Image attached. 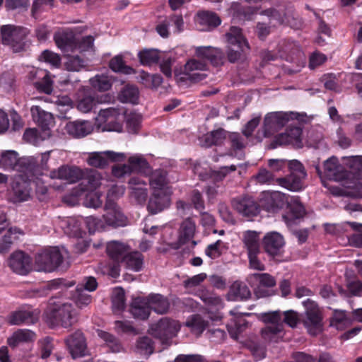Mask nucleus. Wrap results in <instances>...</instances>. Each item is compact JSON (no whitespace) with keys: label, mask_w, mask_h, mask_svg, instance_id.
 Returning a JSON list of instances; mask_svg holds the SVG:
<instances>
[{"label":"nucleus","mask_w":362,"mask_h":362,"mask_svg":"<svg viewBox=\"0 0 362 362\" xmlns=\"http://www.w3.org/2000/svg\"><path fill=\"white\" fill-rule=\"evenodd\" d=\"M100 175L95 173L88 175L86 178L82 180L81 183L73 189L71 194L74 197H81L86 193L83 200V205L90 208H98L102 206L101 194L97 192H93L100 185Z\"/></svg>","instance_id":"obj_1"},{"label":"nucleus","mask_w":362,"mask_h":362,"mask_svg":"<svg viewBox=\"0 0 362 362\" xmlns=\"http://www.w3.org/2000/svg\"><path fill=\"white\" fill-rule=\"evenodd\" d=\"M69 257V252L64 247H50L41 250L36 255L35 264L40 271L51 272Z\"/></svg>","instance_id":"obj_2"},{"label":"nucleus","mask_w":362,"mask_h":362,"mask_svg":"<svg viewBox=\"0 0 362 362\" xmlns=\"http://www.w3.org/2000/svg\"><path fill=\"white\" fill-rule=\"evenodd\" d=\"M50 304L53 308L47 313V320L50 325L67 328L76 321V313L71 303H57L52 298Z\"/></svg>","instance_id":"obj_3"},{"label":"nucleus","mask_w":362,"mask_h":362,"mask_svg":"<svg viewBox=\"0 0 362 362\" xmlns=\"http://www.w3.org/2000/svg\"><path fill=\"white\" fill-rule=\"evenodd\" d=\"M305 308V313L302 319L303 324L308 332L313 336L322 332L323 317L318 304L311 300L307 299L303 302Z\"/></svg>","instance_id":"obj_4"},{"label":"nucleus","mask_w":362,"mask_h":362,"mask_svg":"<svg viewBox=\"0 0 362 362\" xmlns=\"http://www.w3.org/2000/svg\"><path fill=\"white\" fill-rule=\"evenodd\" d=\"M0 165L6 169H11L23 173L27 177L34 174L35 164L31 158L18 157L14 151H3L0 158Z\"/></svg>","instance_id":"obj_5"},{"label":"nucleus","mask_w":362,"mask_h":362,"mask_svg":"<svg viewBox=\"0 0 362 362\" xmlns=\"http://www.w3.org/2000/svg\"><path fill=\"white\" fill-rule=\"evenodd\" d=\"M290 175L285 177L277 178L276 183L293 192H298L303 188V180L307 177L303 165L298 160H291L288 162Z\"/></svg>","instance_id":"obj_6"},{"label":"nucleus","mask_w":362,"mask_h":362,"mask_svg":"<svg viewBox=\"0 0 362 362\" xmlns=\"http://www.w3.org/2000/svg\"><path fill=\"white\" fill-rule=\"evenodd\" d=\"M1 41L4 45H9L15 52H19L25 48V40L28 35L26 28L13 25H4L1 27Z\"/></svg>","instance_id":"obj_7"},{"label":"nucleus","mask_w":362,"mask_h":362,"mask_svg":"<svg viewBox=\"0 0 362 362\" xmlns=\"http://www.w3.org/2000/svg\"><path fill=\"white\" fill-rule=\"evenodd\" d=\"M261 320L267 325L261 330V335L265 341L275 340L276 336L284 331L282 314L279 310L261 314Z\"/></svg>","instance_id":"obj_8"},{"label":"nucleus","mask_w":362,"mask_h":362,"mask_svg":"<svg viewBox=\"0 0 362 362\" xmlns=\"http://www.w3.org/2000/svg\"><path fill=\"white\" fill-rule=\"evenodd\" d=\"M298 113L274 112L267 113L264 119L263 133L269 137L284 127L291 119H297Z\"/></svg>","instance_id":"obj_9"},{"label":"nucleus","mask_w":362,"mask_h":362,"mask_svg":"<svg viewBox=\"0 0 362 362\" xmlns=\"http://www.w3.org/2000/svg\"><path fill=\"white\" fill-rule=\"evenodd\" d=\"M98 127L102 132H117L122 130L121 115L119 110L110 107L101 110L96 118Z\"/></svg>","instance_id":"obj_10"},{"label":"nucleus","mask_w":362,"mask_h":362,"mask_svg":"<svg viewBox=\"0 0 362 362\" xmlns=\"http://www.w3.org/2000/svg\"><path fill=\"white\" fill-rule=\"evenodd\" d=\"M302 133L303 128L299 123H291L286 128L285 132L274 137L271 143V146L272 148H275L278 146L291 144L298 148H302Z\"/></svg>","instance_id":"obj_11"},{"label":"nucleus","mask_w":362,"mask_h":362,"mask_svg":"<svg viewBox=\"0 0 362 362\" xmlns=\"http://www.w3.org/2000/svg\"><path fill=\"white\" fill-rule=\"evenodd\" d=\"M180 329L179 322L167 317L160 319L151 327V334L163 344H167L175 337Z\"/></svg>","instance_id":"obj_12"},{"label":"nucleus","mask_w":362,"mask_h":362,"mask_svg":"<svg viewBox=\"0 0 362 362\" xmlns=\"http://www.w3.org/2000/svg\"><path fill=\"white\" fill-rule=\"evenodd\" d=\"M207 69V64L202 60L192 59L185 65L180 81L198 83L204 80L207 75L202 71Z\"/></svg>","instance_id":"obj_13"},{"label":"nucleus","mask_w":362,"mask_h":362,"mask_svg":"<svg viewBox=\"0 0 362 362\" xmlns=\"http://www.w3.org/2000/svg\"><path fill=\"white\" fill-rule=\"evenodd\" d=\"M260 14L267 16L271 20L276 21L279 24L286 23L296 29L299 28L302 25L301 21L295 18L291 6L286 9L269 8L261 11Z\"/></svg>","instance_id":"obj_14"},{"label":"nucleus","mask_w":362,"mask_h":362,"mask_svg":"<svg viewBox=\"0 0 362 362\" xmlns=\"http://www.w3.org/2000/svg\"><path fill=\"white\" fill-rule=\"evenodd\" d=\"M125 154L112 151L92 152L88 154L87 163L89 165L97 168H105L112 162L122 161Z\"/></svg>","instance_id":"obj_15"},{"label":"nucleus","mask_w":362,"mask_h":362,"mask_svg":"<svg viewBox=\"0 0 362 362\" xmlns=\"http://www.w3.org/2000/svg\"><path fill=\"white\" fill-rule=\"evenodd\" d=\"M171 191H153L147 204V210L151 214H158L170 205Z\"/></svg>","instance_id":"obj_16"},{"label":"nucleus","mask_w":362,"mask_h":362,"mask_svg":"<svg viewBox=\"0 0 362 362\" xmlns=\"http://www.w3.org/2000/svg\"><path fill=\"white\" fill-rule=\"evenodd\" d=\"M105 214L103 217L108 226L117 228L127 225V219L126 216L121 212L115 202H106L105 204Z\"/></svg>","instance_id":"obj_17"},{"label":"nucleus","mask_w":362,"mask_h":362,"mask_svg":"<svg viewBox=\"0 0 362 362\" xmlns=\"http://www.w3.org/2000/svg\"><path fill=\"white\" fill-rule=\"evenodd\" d=\"M233 207L242 216L252 217L259 212V206L255 200L250 197H237L232 201Z\"/></svg>","instance_id":"obj_18"},{"label":"nucleus","mask_w":362,"mask_h":362,"mask_svg":"<svg viewBox=\"0 0 362 362\" xmlns=\"http://www.w3.org/2000/svg\"><path fill=\"white\" fill-rule=\"evenodd\" d=\"M65 342L68 346L71 356L74 358L84 356L87 352L86 344L83 334L80 331H76L69 335Z\"/></svg>","instance_id":"obj_19"},{"label":"nucleus","mask_w":362,"mask_h":362,"mask_svg":"<svg viewBox=\"0 0 362 362\" xmlns=\"http://www.w3.org/2000/svg\"><path fill=\"white\" fill-rule=\"evenodd\" d=\"M8 265L15 273L25 275L31 269V259L25 252L17 251L11 255Z\"/></svg>","instance_id":"obj_20"},{"label":"nucleus","mask_w":362,"mask_h":362,"mask_svg":"<svg viewBox=\"0 0 362 362\" xmlns=\"http://www.w3.org/2000/svg\"><path fill=\"white\" fill-rule=\"evenodd\" d=\"M195 54L202 60L209 61L215 66L223 64L224 54L221 49L217 47L211 46L197 47L195 49Z\"/></svg>","instance_id":"obj_21"},{"label":"nucleus","mask_w":362,"mask_h":362,"mask_svg":"<svg viewBox=\"0 0 362 362\" xmlns=\"http://www.w3.org/2000/svg\"><path fill=\"white\" fill-rule=\"evenodd\" d=\"M262 243L265 252L272 257L278 255L285 244L284 237L275 231L267 233L264 235Z\"/></svg>","instance_id":"obj_22"},{"label":"nucleus","mask_w":362,"mask_h":362,"mask_svg":"<svg viewBox=\"0 0 362 362\" xmlns=\"http://www.w3.org/2000/svg\"><path fill=\"white\" fill-rule=\"evenodd\" d=\"M83 176V171L77 167H69L62 165L57 170L50 172V177L52 179L64 180L69 183L76 182L82 179Z\"/></svg>","instance_id":"obj_23"},{"label":"nucleus","mask_w":362,"mask_h":362,"mask_svg":"<svg viewBox=\"0 0 362 362\" xmlns=\"http://www.w3.org/2000/svg\"><path fill=\"white\" fill-rule=\"evenodd\" d=\"M64 129L69 135L74 138H82L93 131V125L90 121L78 119L67 122Z\"/></svg>","instance_id":"obj_24"},{"label":"nucleus","mask_w":362,"mask_h":362,"mask_svg":"<svg viewBox=\"0 0 362 362\" xmlns=\"http://www.w3.org/2000/svg\"><path fill=\"white\" fill-rule=\"evenodd\" d=\"M38 320V313L35 310H18L12 312L7 318L8 324L11 325H21L23 324H34Z\"/></svg>","instance_id":"obj_25"},{"label":"nucleus","mask_w":362,"mask_h":362,"mask_svg":"<svg viewBox=\"0 0 362 362\" xmlns=\"http://www.w3.org/2000/svg\"><path fill=\"white\" fill-rule=\"evenodd\" d=\"M325 175L329 179L341 181L348 177L344 168L339 163L336 157H331L324 162Z\"/></svg>","instance_id":"obj_26"},{"label":"nucleus","mask_w":362,"mask_h":362,"mask_svg":"<svg viewBox=\"0 0 362 362\" xmlns=\"http://www.w3.org/2000/svg\"><path fill=\"white\" fill-rule=\"evenodd\" d=\"M263 202L264 207L269 212H275L288 204L287 196L278 191L266 196Z\"/></svg>","instance_id":"obj_27"},{"label":"nucleus","mask_w":362,"mask_h":362,"mask_svg":"<svg viewBox=\"0 0 362 362\" xmlns=\"http://www.w3.org/2000/svg\"><path fill=\"white\" fill-rule=\"evenodd\" d=\"M288 211L283 218L288 226L297 224L305 215L304 206L297 199L287 204Z\"/></svg>","instance_id":"obj_28"},{"label":"nucleus","mask_w":362,"mask_h":362,"mask_svg":"<svg viewBox=\"0 0 362 362\" xmlns=\"http://www.w3.org/2000/svg\"><path fill=\"white\" fill-rule=\"evenodd\" d=\"M251 292L247 286L240 281H234L226 294L228 300H245L250 298Z\"/></svg>","instance_id":"obj_29"},{"label":"nucleus","mask_w":362,"mask_h":362,"mask_svg":"<svg viewBox=\"0 0 362 362\" xmlns=\"http://www.w3.org/2000/svg\"><path fill=\"white\" fill-rule=\"evenodd\" d=\"M57 47L64 52L76 50V38L72 32H63L54 35Z\"/></svg>","instance_id":"obj_30"},{"label":"nucleus","mask_w":362,"mask_h":362,"mask_svg":"<svg viewBox=\"0 0 362 362\" xmlns=\"http://www.w3.org/2000/svg\"><path fill=\"white\" fill-rule=\"evenodd\" d=\"M150 310L148 298L138 297L134 298L131 304L130 312L135 318L147 319L150 315Z\"/></svg>","instance_id":"obj_31"},{"label":"nucleus","mask_w":362,"mask_h":362,"mask_svg":"<svg viewBox=\"0 0 362 362\" xmlns=\"http://www.w3.org/2000/svg\"><path fill=\"white\" fill-rule=\"evenodd\" d=\"M33 119L45 131L49 129V127L54 124V117L52 114L42 110L40 106H33L30 109Z\"/></svg>","instance_id":"obj_32"},{"label":"nucleus","mask_w":362,"mask_h":362,"mask_svg":"<svg viewBox=\"0 0 362 362\" xmlns=\"http://www.w3.org/2000/svg\"><path fill=\"white\" fill-rule=\"evenodd\" d=\"M250 49L249 43H245L243 45L226 46L228 60L230 63L243 62L247 58Z\"/></svg>","instance_id":"obj_33"},{"label":"nucleus","mask_w":362,"mask_h":362,"mask_svg":"<svg viewBox=\"0 0 362 362\" xmlns=\"http://www.w3.org/2000/svg\"><path fill=\"white\" fill-rule=\"evenodd\" d=\"M106 251L110 257L115 262H122L123 258L127 255L129 247L123 243L113 240L107 244Z\"/></svg>","instance_id":"obj_34"},{"label":"nucleus","mask_w":362,"mask_h":362,"mask_svg":"<svg viewBox=\"0 0 362 362\" xmlns=\"http://www.w3.org/2000/svg\"><path fill=\"white\" fill-rule=\"evenodd\" d=\"M150 186L154 191H170V188L167 187V173L163 170H156L153 171L149 176Z\"/></svg>","instance_id":"obj_35"},{"label":"nucleus","mask_w":362,"mask_h":362,"mask_svg":"<svg viewBox=\"0 0 362 362\" xmlns=\"http://www.w3.org/2000/svg\"><path fill=\"white\" fill-rule=\"evenodd\" d=\"M196 225L194 221L187 218L185 219L180 227L178 242L180 245H184L190 241L195 233Z\"/></svg>","instance_id":"obj_36"},{"label":"nucleus","mask_w":362,"mask_h":362,"mask_svg":"<svg viewBox=\"0 0 362 362\" xmlns=\"http://www.w3.org/2000/svg\"><path fill=\"white\" fill-rule=\"evenodd\" d=\"M224 36L226 46L243 45L248 43L242 33V29L237 26H231Z\"/></svg>","instance_id":"obj_37"},{"label":"nucleus","mask_w":362,"mask_h":362,"mask_svg":"<svg viewBox=\"0 0 362 362\" xmlns=\"http://www.w3.org/2000/svg\"><path fill=\"white\" fill-rule=\"evenodd\" d=\"M252 277L258 281L259 286L255 291L258 298L267 296L268 291H262L260 286L271 288L276 285V280L274 277L267 273H256L252 274Z\"/></svg>","instance_id":"obj_38"},{"label":"nucleus","mask_w":362,"mask_h":362,"mask_svg":"<svg viewBox=\"0 0 362 362\" xmlns=\"http://www.w3.org/2000/svg\"><path fill=\"white\" fill-rule=\"evenodd\" d=\"M150 309L158 314H164L169 309L170 303L166 298L160 294H151L148 296Z\"/></svg>","instance_id":"obj_39"},{"label":"nucleus","mask_w":362,"mask_h":362,"mask_svg":"<svg viewBox=\"0 0 362 362\" xmlns=\"http://www.w3.org/2000/svg\"><path fill=\"white\" fill-rule=\"evenodd\" d=\"M23 234V233L20 228H10L0 240V253L7 252L13 241L18 240Z\"/></svg>","instance_id":"obj_40"},{"label":"nucleus","mask_w":362,"mask_h":362,"mask_svg":"<svg viewBox=\"0 0 362 362\" xmlns=\"http://www.w3.org/2000/svg\"><path fill=\"white\" fill-rule=\"evenodd\" d=\"M125 267L134 272H139L144 266V256L139 252H129L122 262Z\"/></svg>","instance_id":"obj_41"},{"label":"nucleus","mask_w":362,"mask_h":362,"mask_svg":"<svg viewBox=\"0 0 362 362\" xmlns=\"http://www.w3.org/2000/svg\"><path fill=\"white\" fill-rule=\"evenodd\" d=\"M259 233L254 230H247L243 233V241L247 248V254L260 252Z\"/></svg>","instance_id":"obj_42"},{"label":"nucleus","mask_w":362,"mask_h":362,"mask_svg":"<svg viewBox=\"0 0 362 362\" xmlns=\"http://www.w3.org/2000/svg\"><path fill=\"white\" fill-rule=\"evenodd\" d=\"M128 164L132 172L147 174L150 172V166L147 160L141 155H135L129 158Z\"/></svg>","instance_id":"obj_43"},{"label":"nucleus","mask_w":362,"mask_h":362,"mask_svg":"<svg viewBox=\"0 0 362 362\" xmlns=\"http://www.w3.org/2000/svg\"><path fill=\"white\" fill-rule=\"evenodd\" d=\"M226 132L223 129L220 128L211 131L204 136V146L209 147L212 145H220L226 139Z\"/></svg>","instance_id":"obj_44"},{"label":"nucleus","mask_w":362,"mask_h":362,"mask_svg":"<svg viewBox=\"0 0 362 362\" xmlns=\"http://www.w3.org/2000/svg\"><path fill=\"white\" fill-rule=\"evenodd\" d=\"M36 334L30 329H18L8 339L10 346H15L19 342H30L35 339Z\"/></svg>","instance_id":"obj_45"},{"label":"nucleus","mask_w":362,"mask_h":362,"mask_svg":"<svg viewBox=\"0 0 362 362\" xmlns=\"http://www.w3.org/2000/svg\"><path fill=\"white\" fill-rule=\"evenodd\" d=\"M207 324V322L199 315L190 316L185 322V325L189 327L191 331L197 335H200L204 332Z\"/></svg>","instance_id":"obj_46"},{"label":"nucleus","mask_w":362,"mask_h":362,"mask_svg":"<svg viewBox=\"0 0 362 362\" xmlns=\"http://www.w3.org/2000/svg\"><path fill=\"white\" fill-rule=\"evenodd\" d=\"M139 89L132 85L125 86L119 93V100L122 103H138Z\"/></svg>","instance_id":"obj_47"},{"label":"nucleus","mask_w":362,"mask_h":362,"mask_svg":"<svg viewBox=\"0 0 362 362\" xmlns=\"http://www.w3.org/2000/svg\"><path fill=\"white\" fill-rule=\"evenodd\" d=\"M92 87L100 92L107 91L112 86V81L110 78L104 74L96 75L89 80Z\"/></svg>","instance_id":"obj_48"},{"label":"nucleus","mask_w":362,"mask_h":362,"mask_svg":"<svg viewBox=\"0 0 362 362\" xmlns=\"http://www.w3.org/2000/svg\"><path fill=\"white\" fill-rule=\"evenodd\" d=\"M199 23L203 25H207L211 28H216L221 23L219 16L214 12L203 11L197 13Z\"/></svg>","instance_id":"obj_49"},{"label":"nucleus","mask_w":362,"mask_h":362,"mask_svg":"<svg viewBox=\"0 0 362 362\" xmlns=\"http://www.w3.org/2000/svg\"><path fill=\"white\" fill-rule=\"evenodd\" d=\"M139 58L141 64L151 66L156 64L159 59L158 50L155 49H145L139 53Z\"/></svg>","instance_id":"obj_50"},{"label":"nucleus","mask_w":362,"mask_h":362,"mask_svg":"<svg viewBox=\"0 0 362 362\" xmlns=\"http://www.w3.org/2000/svg\"><path fill=\"white\" fill-rule=\"evenodd\" d=\"M86 66V61L78 55H67L64 66L69 71H80Z\"/></svg>","instance_id":"obj_51"},{"label":"nucleus","mask_w":362,"mask_h":362,"mask_svg":"<svg viewBox=\"0 0 362 362\" xmlns=\"http://www.w3.org/2000/svg\"><path fill=\"white\" fill-rule=\"evenodd\" d=\"M98 336L105 342L112 352L118 353L122 349L119 340L112 334L101 330L98 332Z\"/></svg>","instance_id":"obj_52"},{"label":"nucleus","mask_w":362,"mask_h":362,"mask_svg":"<svg viewBox=\"0 0 362 362\" xmlns=\"http://www.w3.org/2000/svg\"><path fill=\"white\" fill-rule=\"evenodd\" d=\"M136 349L141 354L150 355L153 352V342L149 337H139L136 342Z\"/></svg>","instance_id":"obj_53"},{"label":"nucleus","mask_w":362,"mask_h":362,"mask_svg":"<svg viewBox=\"0 0 362 362\" xmlns=\"http://www.w3.org/2000/svg\"><path fill=\"white\" fill-rule=\"evenodd\" d=\"M13 191L16 198L20 201H25L30 197V189L26 182H15L13 185Z\"/></svg>","instance_id":"obj_54"},{"label":"nucleus","mask_w":362,"mask_h":362,"mask_svg":"<svg viewBox=\"0 0 362 362\" xmlns=\"http://www.w3.org/2000/svg\"><path fill=\"white\" fill-rule=\"evenodd\" d=\"M112 308L115 313L121 312L125 308L124 291L122 288H117L112 298Z\"/></svg>","instance_id":"obj_55"},{"label":"nucleus","mask_w":362,"mask_h":362,"mask_svg":"<svg viewBox=\"0 0 362 362\" xmlns=\"http://www.w3.org/2000/svg\"><path fill=\"white\" fill-rule=\"evenodd\" d=\"M131 197L138 204H144L148 197L147 188L144 186L129 187Z\"/></svg>","instance_id":"obj_56"},{"label":"nucleus","mask_w":362,"mask_h":362,"mask_svg":"<svg viewBox=\"0 0 362 362\" xmlns=\"http://www.w3.org/2000/svg\"><path fill=\"white\" fill-rule=\"evenodd\" d=\"M74 285L73 283H66L63 279H57L49 281L46 288L49 291H59V293H64L69 287Z\"/></svg>","instance_id":"obj_57"},{"label":"nucleus","mask_w":362,"mask_h":362,"mask_svg":"<svg viewBox=\"0 0 362 362\" xmlns=\"http://www.w3.org/2000/svg\"><path fill=\"white\" fill-rule=\"evenodd\" d=\"M95 105V100L94 97L86 95L78 100L76 107L80 112L87 113L91 111Z\"/></svg>","instance_id":"obj_58"},{"label":"nucleus","mask_w":362,"mask_h":362,"mask_svg":"<svg viewBox=\"0 0 362 362\" xmlns=\"http://www.w3.org/2000/svg\"><path fill=\"white\" fill-rule=\"evenodd\" d=\"M74 298L78 307L88 305L91 302V296L79 286H77L76 288Z\"/></svg>","instance_id":"obj_59"},{"label":"nucleus","mask_w":362,"mask_h":362,"mask_svg":"<svg viewBox=\"0 0 362 362\" xmlns=\"http://www.w3.org/2000/svg\"><path fill=\"white\" fill-rule=\"evenodd\" d=\"M110 67L115 72L122 71L126 74H131L133 69L124 64L123 59L121 57L117 56L112 58L110 62Z\"/></svg>","instance_id":"obj_60"},{"label":"nucleus","mask_w":362,"mask_h":362,"mask_svg":"<svg viewBox=\"0 0 362 362\" xmlns=\"http://www.w3.org/2000/svg\"><path fill=\"white\" fill-rule=\"evenodd\" d=\"M126 119L129 131L136 133L141 121V115L136 112H130L127 115Z\"/></svg>","instance_id":"obj_61"},{"label":"nucleus","mask_w":362,"mask_h":362,"mask_svg":"<svg viewBox=\"0 0 362 362\" xmlns=\"http://www.w3.org/2000/svg\"><path fill=\"white\" fill-rule=\"evenodd\" d=\"M248 322L244 319H239L235 322L234 325L228 326V330L232 338L237 339L240 333L243 332Z\"/></svg>","instance_id":"obj_62"},{"label":"nucleus","mask_w":362,"mask_h":362,"mask_svg":"<svg viewBox=\"0 0 362 362\" xmlns=\"http://www.w3.org/2000/svg\"><path fill=\"white\" fill-rule=\"evenodd\" d=\"M351 227L358 233L353 235L350 241L353 245L357 247H362V224L356 222H348Z\"/></svg>","instance_id":"obj_63"},{"label":"nucleus","mask_w":362,"mask_h":362,"mask_svg":"<svg viewBox=\"0 0 362 362\" xmlns=\"http://www.w3.org/2000/svg\"><path fill=\"white\" fill-rule=\"evenodd\" d=\"M281 314L284 325L286 324L292 328H294L297 326L299 322V317L296 311L290 310L284 311L281 313Z\"/></svg>","instance_id":"obj_64"}]
</instances>
